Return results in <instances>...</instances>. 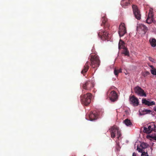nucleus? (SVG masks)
Segmentation results:
<instances>
[{
    "mask_svg": "<svg viewBox=\"0 0 156 156\" xmlns=\"http://www.w3.org/2000/svg\"><path fill=\"white\" fill-rule=\"evenodd\" d=\"M90 64V62L87 61L85 63V65L83 67V68L81 72V73L83 74L85 73H86L88 71L89 68V64Z\"/></svg>",
    "mask_w": 156,
    "mask_h": 156,
    "instance_id": "f3484780",
    "label": "nucleus"
},
{
    "mask_svg": "<svg viewBox=\"0 0 156 156\" xmlns=\"http://www.w3.org/2000/svg\"><path fill=\"white\" fill-rule=\"evenodd\" d=\"M136 154L135 152H133V154L132 156H136Z\"/></svg>",
    "mask_w": 156,
    "mask_h": 156,
    "instance_id": "473e14b6",
    "label": "nucleus"
},
{
    "mask_svg": "<svg viewBox=\"0 0 156 156\" xmlns=\"http://www.w3.org/2000/svg\"><path fill=\"white\" fill-rule=\"evenodd\" d=\"M132 9L133 14L137 20H140L141 19V15L140 11L137 6L135 5H132Z\"/></svg>",
    "mask_w": 156,
    "mask_h": 156,
    "instance_id": "39448f33",
    "label": "nucleus"
},
{
    "mask_svg": "<svg viewBox=\"0 0 156 156\" xmlns=\"http://www.w3.org/2000/svg\"><path fill=\"white\" fill-rule=\"evenodd\" d=\"M94 85L92 83L87 81L82 84V88L88 91L90 90L94 87Z\"/></svg>",
    "mask_w": 156,
    "mask_h": 156,
    "instance_id": "1a4fd4ad",
    "label": "nucleus"
},
{
    "mask_svg": "<svg viewBox=\"0 0 156 156\" xmlns=\"http://www.w3.org/2000/svg\"><path fill=\"white\" fill-rule=\"evenodd\" d=\"M106 15L104 14L103 16L102 15L101 18V21L102 23L101 24V26H102L103 25L104 26V28L105 30L107 29H108L109 28L110 25L107 21V19L105 16Z\"/></svg>",
    "mask_w": 156,
    "mask_h": 156,
    "instance_id": "6e6552de",
    "label": "nucleus"
},
{
    "mask_svg": "<svg viewBox=\"0 0 156 156\" xmlns=\"http://www.w3.org/2000/svg\"><path fill=\"white\" fill-rule=\"evenodd\" d=\"M153 131L156 132V126L154 123L144 127L143 132L144 133L149 134Z\"/></svg>",
    "mask_w": 156,
    "mask_h": 156,
    "instance_id": "20e7f679",
    "label": "nucleus"
},
{
    "mask_svg": "<svg viewBox=\"0 0 156 156\" xmlns=\"http://www.w3.org/2000/svg\"><path fill=\"white\" fill-rule=\"evenodd\" d=\"M137 150L139 152L141 153H142V152L144 151V149L143 148H142V147H139L138 146L137 148Z\"/></svg>",
    "mask_w": 156,
    "mask_h": 156,
    "instance_id": "a878e982",
    "label": "nucleus"
},
{
    "mask_svg": "<svg viewBox=\"0 0 156 156\" xmlns=\"http://www.w3.org/2000/svg\"><path fill=\"white\" fill-rule=\"evenodd\" d=\"M98 114L96 113V112L94 111L91 112L89 115L90 120L93 121L97 119L98 118Z\"/></svg>",
    "mask_w": 156,
    "mask_h": 156,
    "instance_id": "2eb2a0df",
    "label": "nucleus"
},
{
    "mask_svg": "<svg viewBox=\"0 0 156 156\" xmlns=\"http://www.w3.org/2000/svg\"><path fill=\"white\" fill-rule=\"evenodd\" d=\"M116 148L118 150H119L120 147H119V143H117V145L116 146Z\"/></svg>",
    "mask_w": 156,
    "mask_h": 156,
    "instance_id": "7c9ffc66",
    "label": "nucleus"
},
{
    "mask_svg": "<svg viewBox=\"0 0 156 156\" xmlns=\"http://www.w3.org/2000/svg\"><path fill=\"white\" fill-rule=\"evenodd\" d=\"M151 137L152 139L156 140V135H155L154 136H151Z\"/></svg>",
    "mask_w": 156,
    "mask_h": 156,
    "instance_id": "2f4dec72",
    "label": "nucleus"
},
{
    "mask_svg": "<svg viewBox=\"0 0 156 156\" xmlns=\"http://www.w3.org/2000/svg\"><path fill=\"white\" fill-rule=\"evenodd\" d=\"M125 43L121 39H120L119 43V49H121L126 48L125 46Z\"/></svg>",
    "mask_w": 156,
    "mask_h": 156,
    "instance_id": "412c9836",
    "label": "nucleus"
},
{
    "mask_svg": "<svg viewBox=\"0 0 156 156\" xmlns=\"http://www.w3.org/2000/svg\"><path fill=\"white\" fill-rule=\"evenodd\" d=\"M148 146V144L146 143H143L141 144L140 147H142V148H143V149H144L147 148Z\"/></svg>",
    "mask_w": 156,
    "mask_h": 156,
    "instance_id": "393cba45",
    "label": "nucleus"
},
{
    "mask_svg": "<svg viewBox=\"0 0 156 156\" xmlns=\"http://www.w3.org/2000/svg\"><path fill=\"white\" fill-rule=\"evenodd\" d=\"M122 69H115L114 70V73L116 76H118V74L119 73H121Z\"/></svg>",
    "mask_w": 156,
    "mask_h": 156,
    "instance_id": "b1692460",
    "label": "nucleus"
},
{
    "mask_svg": "<svg viewBox=\"0 0 156 156\" xmlns=\"http://www.w3.org/2000/svg\"><path fill=\"white\" fill-rule=\"evenodd\" d=\"M123 51V53L125 55L129 56V52L128 49L126 47L124 48Z\"/></svg>",
    "mask_w": 156,
    "mask_h": 156,
    "instance_id": "5701e85b",
    "label": "nucleus"
},
{
    "mask_svg": "<svg viewBox=\"0 0 156 156\" xmlns=\"http://www.w3.org/2000/svg\"><path fill=\"white\" fill-rule=\"evenodd\" d=\"M154 144L153 143H152V145H153Z\"/></svg>",
    "mask_w": 156,
    "mask_h": 156,
    "instance_id": "e433bc0d",
    "label": "nucleus"
},
{
    "mask_svg": "<svg viewBox=\"0 0 156 156\" xmlns=\"http://www.w3.org/2000/svg\"><path fill=\"white\" fill-rule=\"evenodd\" d=\"M91 66L93 68H97L100 65V62L98 55L95 54H90L89 56Z\"/></svg>",
    "mask_w": 156,
    "mask_h": 156,
    "instance_id": "f03ea898",
    "label": "nucleus"
},
{
    "mask_svg": "<svg viewBox=\"0 0 156 156\" xmlns=\"http://www.w3.org/2000/svg\"><path fill=\"white\" fill-rule=\"evenodd\" d=\"M123 122L127 126H131L132 125V123L130 120L128 119H126L123 121Z\"/></svg>",
    "mask_w": 156,
    "mask_h": 156,
    "instance_id": "4be33fe9",
    "label": "nucleus"
},
{
    "mask_svg": "<svg viewBox=\"0 0 156 156\" xmlns=\"http://www.w3.org/2000/svg\"><path fill=\"white\" fill-rule=\"evenodd\" d=\"M150 74V73L149 72L146 71L145 72H144L142 73V75L144 76L145 77L149 75Z\"/></svg>",
    "mask_w": 156,
    "mask_h": 156,
    "instance_id": "bb28decb",
    "label": "nucleus"
},
{
    "mask_svg": "<svg viewBox=\"0 0 156 156\" xmlns=\"http://www.w3.org/2000/svg\"><path fill=\"white\" fill-rule=\"evenodd\" d=\"M153 109L154 111L156 112V106L154 107Z\"/></svg>",
    "mask_w": 156,
    "mask_h": 156,
    "instance_id": "72a5a7b5",
    "label": "nucleus"
},
{
    "mask_svg": "<svg viewBox=\"0 0 156 156\" xmlns=\"http://www.w3.org/2000/svg\"><path fill=\"white\" fill-rule=\"evenodd\" d=\"M142 103L148 106H152L155 105V102L153 101L150 102L147 100L146 99H144L142 100Z\"/></svg>",
    "mask_w": 156,
    "mask_h": 156,
    "instance_id": "a211bd4d",
    "label": "nucleus"
},
{
    "mask_svg": "<svg viewBox=\"0 0 156 156\" xmlns=\"http://www.w3.org/2000/svg\"><path fill=\"white\" fill-rule=\"evenodd\" d=\"M149 60L151 62L155 63L156 61L154 58H152L151 57H149L148 58Z\"/></svg>",
    "mask_w": 156,
    "mask_h": 156,
    "instance_id": "c756f323",
    "label": "nucleus"
},
{
    "mask_svg": "<svg viewBox=\"0 0 156 156\" xmlns=\"http://www.w3.org/2000/svg\"><path fill=\"white\" fill-rule=\"evenodd\" d=\"M149 66L152 69H153V68H154V67H153V66L152 65H150Z\"/></svg>",
    "mask_w": 156,
    "mask_h": 156,
    "instance_id": "f704fd0d",
    "label": "nucleus"
},
{
    "mask_svg": "<svg viewBox=\"0 0 156 156\" xmlns=\"http://www.w3.org/2000/svg\"><path fill=\"white\" fill-rule=\"evenodd\" d=\"M133 90L135 93L137 95L142 97L146 96V94L144 90L139 86H137L134 87Z\"/></svg>",
    "mask_w": 156,
    "mask_h": 156,
    "instance_id": "0eeeda50",
    "label": "nucleus"
},
{
    "mask_svg": "<svg viewBox=\"0 0 156 156\" xmlns=\"http://www.w3.org/2000/svg\"><path fill=\"white\" fill-rule=\"evenodd\" d=\"M106 30H100L98 33V36L102 40H105L109 37V34Z\"/></svg>",
    "mask_w": 156,
    "mask_h": 156,
    "instance_id": "423d86ee",
    "label": "nucleus"
},
{
    "mask_svg": "<svg viewBox=\"0 0 156 156\" xmlns=\"http://www.w3.org/2000/svg\"><path fill=\"white\" fill-rule=\"evenodd\" d=\"M141 156H148V153L147 152H145L144 151H143L142 153V154H141Z\"/></svg>",
    "mask_w": 156,
    "mask_h": 156,
    "instance_id": "c85d7f7f",
    "label": "nucleus"
},
{
    "mask_svg": "<svg viewBox=\"0 0 156 156\" xmlns=\"http://www.w3.org/2000/svg\"><path fill=\"white\" fill-rule=\"evenodd\" d=\"M130 0H122L121 5L122 7L126 8L130 4Z\"/></svg>",
    "mask_w": 156,
    "mask_h": 156,
    "instance_id": "dca6fc26",
    "label": "nucleus"
},
{
    "mask_svg": "<svg viewBox=\"0 0 156 156\" xmlns=\"http://www.w3.org/2000/svg\"><path fill=\"white\" fill-rule=\"evenodd\" d=\"M151 73L154 75L156 76V69H151Z\"/></svg>",
    "mask_w": 156,
    "mask_h": 156,
    "instance_id": "cd10ccee",
    "label": "nucleus"
},
{
    "mask_svg": "<svg viewBox=\"0 0 156 156\" xmlns=\"http://www.w3.org/2000/svg\"><path fill=\"white\" fill-rule=\"evenodd\" d=\"M149 41L152 47H155L156 46V40L155 38H150Z\"/></svg>",
    "mask_w": 156,
    "mask_h": 156,
    "instance_id": "aec40b11",
    "label": "nucleus"
},
{
    "mask_svg": "<svg viewBox=\"0 0 156 156\" xmlns=\"http://www.w3.org/2000/svg\"><path fill=\"white\" fill-rule=\"evenodd\" d=\"M153 15L152 11L150 10L148 13L147 18L146 20V23L148 24H150L153 22Z\"/></svg>",
    "mask_w": 156,
    "mask_h": 156,
    "instance_id": "ddd939ff",
    "label": "nucleus"
},
{
    "mask_svg": "<svg viewBox=\"0 0 156 156\" xmlns=\"http://www.w3.org/2000/svg\"><path fill=\"white\" fill-rule=\"evenodd\" d=\"M148 30L147 27L144 25L141 24L137 26V30L143 31L144 34H145Z\"/></svg>",
    "mask_w": 156,
    "mask_h": 156,
    "instance_id": "4468645a",
    "label": "nucleus"
},
{
    "mask_svg": "<svg viewBox=\"0 0 156 156\" xmlns=\"http://www.w3.org/2000/svg\"><path fill=\"white\" fill-rule=\"evenodd\" d=\"M151 112V111L150 110L144 109L143 110H141V111H139L140 114V115H144L147 114H150Z\"/></svg>",
    "mask_w": 156,
    "mask_h": 156,
    "instance_id": "6ab92c4d",
    "label": "nucleus"
},
{
    "mask_svg": "<svg viewBox=\"0 0 156 156\" xmlns=\"http://www.w3.org/2000/svg\"><path fill=\"white\" fill-rule=\"evenodd\" d=\"M129 100L131 103L134 106H137L139 104L138 99L133 95L129 98Z\"/></svg>",
    "mask_w": 156,
    "mask_h": 156,
    "instance_id": "f8f14e48",
    "label": "nucleus"
},
{
    "mask_svg": "<svg viewBox=\"0 0 156 156\" xmlns=\"http://www.w3.org/2000/svg\"><path fill=\"white\" fill-rule=\"evenodd\" d=\"M126 33V28L124 26V24L122 23L120 25L119 27L118 31L120 37L123 36Z\"/></svg>",
    "mask_w": 156,
    "mask_h": 156,
    "instance_id": "9d476101",
    "label": "nucleus"
},
{
    "mask_svg": "<svg viewBox=\"0 0 156 156\" xmlns=\"http://www.w3.org/2000/svg\"><path fill=\"white\" fill-rule=\"evenodd\" d=\"M109 97L112 102H115L117 101L118 98L117 94L116 92L114 90L112 91L109 95Z\"/></svg>",
    "mask_w": 156,
    "mask_h": 156,
    "instance_id": "9b49d317",
    "label": "nucleus"
},
{
    "mask_svg": "<svg viewBox=\"0 0 156 156\" xmlns=\"http://www.w3.org/2000/svg\"><path fill=\"white\" fill-rule=\"evenodd\" d=\"M150 148H151V151H152V150H153V149H152V147H150Z\"/></svg>",
    "mask_w": 156,
    "mask_h": 156,
    "instance_id": "c9c22d12",
    "label": "nucleus"
},
{
    "mask_svg": "<svg viewBox=\"0 0 156 156\" xmlns=\"http://www.w3.org/2000/svg\"><path fill=\"white\" fill-rule=\"evenodd\" d=\"M83 94L80 96V101L81 103L85 105H88L91 102L92 94L90 93L83 94L85 93V90H82Z\"/></svg>",
    "mask_w": 156,
    "mask_h": 156,
    "instance_id": "f257e3e1",
    "label": "nucleus"
},
{
    "mask_svg": "<svg viewBox=\"0 0 156 156\" xmlns=\"http://www.w3.org/2000/svg\"><path fill=\"white\" fill-rule=\"evenodd\" d=\"M109 130L112 138H114L117 136L118 139H119V138L121 136V134L120 131L118 127L116 126H113L109 129Z\"/></svg>",
    "mask_w": 156,
    "mask_h": 156,
    "instance_id": "7ed1b4c3",
    "label": "nucleus"
}]
</instances>
